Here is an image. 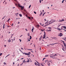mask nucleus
<instances>
[{"label": "nucleus", "instance_id": "1", "mask_svg": "<svg viewBox=\"0 0 66 66\" xmlns=\"http://www.w3.org/2000/svg\"><path fill=\"white\" fill-rule=\"evenodd\" d=\"M15 4L16 6H17V5H18L19 7H21V10H23V9H24V7H23V6H20V4H19V3H18V2L17 3V4L15 3Z\"/></svg>", "mask_w": 66, "mask_h": 66}, {"label": "nucleus", "instance_id": "2", "mask_svg": "<svg viewBox=\"0 0 66 66\" xmlns=\"http://www.w3.org/2000/svg\"><path fill=\"white\" fill-rule=\"evenodd\" d=\"M55 20H51V21H50L49 22H48V23H48V24L49 25H50V24H52V23H53V22H55Z\"/></svg>", "mask_w": 66, "mask_h": 66}, {"label": "nucleus", "instance_id": "3", "mask_svg": "<svg viewBox=\"0 0 66 66\" xmlns=\"http://www.w3.org/2000/svg\"><path fill=\"white\" fill-rule=\"evenodd\" d=\"M59 36H63V34L62 33H60L59 34Z\"/></svg>", "mask_w": 66, "mask_h": 66}, {"label": "nucleus", "instance_id": "4", "mask_svg": "<svg viewBox=\"0 0 66 66\" xmlns=\"http://www.w3.org/2000/svg\"><path fill=\"white\" fill-rule=\"evenodd\" d=\"M19 51H21V52L22 53H23V54H25V55H27L26 53H23L22 52V51H21V50H20V49H19Z\"/></svg>", "mask_w": 66, "mask_h": 66}, {"label": "nucleus", "instance_id": "5", "mask_svg": "<svg viewBox=\"0 0 66 66\" xmlns=\"http://www.w3.org/2000/svg\"><path fill=\"white\" fill-rule=\"evenodd\" d=\"M46 38V35L44 34L43 36V39H44Z\"/></svg>", "mask_w": 66, "mask_h": 66}, {"label": "nucleus", "instance_id": "6", "mask_svg": "<svg viewBox=\"0 0 66 66\" xmlns=\"http://www.w3.org/2000/svg\"><path fill=\"white\" fill-rule=\"evenodd\" d=\"M52 38L54 39H57V38L56 37H54V38Z\"/></svg>", "mask_w": 66, "mask_h": 66}, {"label": "nucleus", "instance_id": "7", "mask_svg": "<svg viewBox=\"0 0 66 66\" xmlns=\"http://www.w3.org/2000/svg\"><path fill=\"white\" fill-rule=\"evenodd\" d=\"M60 21H59L60 22H62V21H64V19H62V20H59Z\"/></svg>", "mask_w": 66, "mask_h": 66}, {"label": "nucleus", "instance_id": "8", "mask_svg": "<svg viewBox=\"0 0 66 66\" xmlns=\"http://www.w3.org/2000/svg\"><path fill=\"white\" fill-rule=\"evenodd\" d=\"M57 56V54H55V55H53L54 57H55V56Z\"/></svg>", "mask_w": 66, "mask_h": 66}, {"label": "nucleus", "instance_id": "9", "mask_svg": "<svg viewBox=\"0 0 66 66\" xmlns=\"http://www.w3.org/2000/svg\"><path fill=\"white\" fill-rule=\"evenodd\" d=\"M8 40V43H10L11 42V40H10V39H9V40Z\"/></svg>", "mask_w": 66, "mask_h": 66}, {"label": "nucleus", "instance_id": "10", "mask_svg": "<svg viewBox=\"0 0 66 66\" xmlns=\"http://www.w3.org/2000/svg\"><path fill=\"white\" fill-rule=\"evenodd\" d=\"M62 28H65V29L66 28V27L64 26L62 27H61V29H62Z\"/></svg>", "mask_w": 66, "mask_h": 66}, {"label": "nucleus", "instance_id": "11", "mask_svg": "<svg viewBox=\"0 0 66 66\" xmlns=\"http://www.w3.org/2000/svg\"><path fill=\"white\" fill-rule=\"evenodd\" d=\"M26 62H28V63H29V62H30V60H29V59H28Z\"/></svg>", "mask_w": 66, "mask_h": 66}, {"label": "nucleus", "instance_id": "12", "mask_svg": "<svg viewBox=\"0 0 66 66\" xmlns=\"http://www.w3.org/2000/svg\"><path fill=\"white\" fill-rule=\"evenodd\" d=\"M23 62L24 63V62H25L26 63H27V61H25V59L23 61Z\"/></svg>", "mask_w": 66, "mask_h": 66}, {"label": "nucleus", "instance_id": "13", "mask_svg": "<svg viewBox=\"0 0 66 66\" xmlns=\"http://www.w3.org/2000/svg\"><path fill=\"white\" fill-rule=\"evenodd\" d=\"M57 29L58 30H62V28H61V29H60V28H57Z\"/></svg>", "mask_w": 66, "mask_h": 66}, {"label": "nucleus", "instance_id": "14", "mask_svg": "<svg viewBox=\"0 0 66 66\" xmlns=\"http://www.w3.org/2000/svg\"><path fill=\"white\" fill-rule=\"evenodd\" d=\"M47 63L48 64V66H49L50 65V63L49 62H47Z\"/></svg>", "mask_w": 66, "mask_h": 66}, {"label": "nucleus", "instance_id": "15", "mask_svg": "<svg viewBox=\"0 0 66 66\" xmlns=\"http://www.w3.org/2000/svg\"><path fill=\"white\" fill-rule=\"evenodd\" d=\"M19 16L20 17H22V15H21V14H19Z\"/></svg>", "mask_w": 66, "mask_h": 66}, {"label": "nucleus", "instance_id": "16", "mask_svg": "<svg viewBox=\"0 0 66 66\" xmlns=\"http://www.w3.org/2000/svg\"><path fill=\"white\" fill-rule=\"evenodd\" d=\"M27 36H30V34L29 33L28 34Z\"/></svg>", "mask_w": 66, "mask_h": 66}, {"label": "nucleus", "instance_id": "17", "mask_svg": "<svg viewBox=\"0 0 66 66\" xmlns=\"http://www.w3.org/2000/svg\"><path fill=\"white\" fill-rule=\"evenodd\" d=\"M34 28H32V32H33V30H34Z\"/></svg>", "mask_w": 66, "mask_h": 66}, {"label": "nucleus", "instance_id": "18", "mask_svg": "<svg viewBox=\"0 0 66 66\" xmlns=\"http://www.w3.org/2000/svg\"><path fill=\"white\" fill-rule=\"evenodd\" d=\"M5 16H4V17H3V18H2V20L3 19H4V18H5Z\"/></svg>", "mask_w": 66, "mask_h": 66}, {"label": "nucleus", "instance_id": "19", "mask_svg": "<svg viewBox=\"0 0 66 66\" xmlns=\"http://www.w3.org/2000/svg\"><path fill=\"white\" fill-rule=\"evenodd\" d=\"M61 41L63 42V43L64 44H65V42H64V41L62 40Z\"/></svg>", "mask_w": 66, "mask_h": 66}, {"label": "nucleus", "instance_id": "20", "mask_svg": "<svg viewBox=\"0 0 66 66\" xmlns=\"http://www.w3.org/2000/svg\"><path fill=\"white\" fill-rule=\"evenodd\" d=\"M46 62H47V63H48V60H46L45 61V63H46Z\"/></svg>", "mask_w": 66, "mask_h": 66}, {"label": "nucleus", "instance_id": "21", "mask_svg": "<svg viewBox=\"0 0 66 66\" xmlns=\"http://www.w3.org/2000/svg\"><path fill=\"white\" fill-rule=\"evenodd\" d=\"M27 55H30L28 53H27Z\"/></svg>", "mask_w": 66, "mask_h": 66}, {"label": "nucleus", "instance_id": "22", "mask_svg": "<svg viewBox=\"0 0 66 66\" xmlns=\"http://www.w3.org/2000/svg\"><path fill=\"white\" fill-rule=\"evenodd\" d=\"M10 20H11V19H10V18L8 20H7V21H10Z\"/></svg>", "mask_w": 66, "mask_h": 66}, {"label": "nucleus", "instance_id": "23", "mask_svg": "<svg viewBox=\"0 0 66 66\" xmlns=\"http://www.w3.org/2000/svg\"><path fill=\"white\" fill-rule=\"evenodd\" d=\"M48 25H49V24H47L46 25H45L44 26V27H46V26H48Z\"/></svg>", "mask_w": 66, "mask_h": 66}, {"label": "nucleus", "instance_id": "24", "mask_svg": "<svg viewBox=\"0 0 66 66\" xmlns=\"http://www.w3.org/2000/svg\"><path fill=\"white\" fill-rule=\"evenodd\" d=\"M9 55H10V54H8V55L6 56L5 57V58H6L7 56H8Z\"/></svg>", "mask_w": 66, "mask_h": 66}, {"label": "nucleus", "instance_id": "25", "mask_svg": "<svg viewBox=\"0 0 66 66\" xmlns=\"http://www.w3.org/2000/svg\"><path fill=\"white\" fill-rule=\"evenodd\" d=\"M31 38H32V37H31V36H30V39H31Z\"/></svg>", "mask_w": 66, "mask_h": 66}, {"label": "nucleus", "instance_id": "26", "mask_svg": "<svg viewBox=\"0 0 66 66\" xmlns=\"http://www.w3.org/2000/svg\"><path fill=\"white\" fill-rule=\"evenodd\" d=\"M2 53H1L0 54V56H1V55H2Z\"/></svg>", "mask_w": 66, "mask_h": 66}, {"label": "nucleus", "instance_id": "27", "mask_svg": "<svg viewBox=\"0 0 66 66\" xmlns=\"http://www.w3.org/2000/svg\"><path fill=\"white\" fill-rule=\"evenodd\" d=\"M3 29H4V26H3Z\"/></svg>", "mask_w": 66, "mask_h": 66}, {"label": "nucleus", "instance_id": "28", "mask_svg": "<svg viewBox=\"0 0 66 66\" xmlns=\"http://www.w3.org/2000/svg\"><path fill=\"white\" fill-rule=\"evenodd\" d=\"M28 18L29 19H31V17H28Z\"/></svg>", "mask_w": 66, "mask_h": 66}, {"label": "nucleus", "instance_id": "29", "mask_svg": "<svg viewBox=\"0 0 66 66\" xmlns=\"http://www.w3.org/2000/svg\"><path fill=\"white\" fill-rule=\"evenodd\" d=\"M31 6V5H30L29 7V9H30V7Z\"/></svg>", "mask_w": 66, "mask_h": 66}, {"label": "nucleus", "instance_id": "30", "mask_svg": "<svg viewBox=\"0 0 66 66\" xmlns=\"http://www.w3.org/2000/svg\"><path fill=\"white\" fill-rule=\"evenodd\" d=\"M19 40L20 41V42H21V39H19Z\"/></svg>", "mask_w": 66, "mask_h": 66}, {"label": "nucleus", "instance_id": "31", "mask_svg": "<svg viewBox=\"0 0 66 66\" xmlns=\"http://www.w3.org/2000/svg\"><path fill=\"white\" fill-rule=\"evenodd\" d=\"M64 1H65V0H63L62 1V3H63L64 2Z\"/></svg>", "mask_w": 66, "mask_h": 66}, {"label": "nucleus", "instance_id": "32", "mask_svg": "<svg viewBox=\"0 0 66 66\" xmlns=\"http://www.w3.org/2000/svg\"><path fill=\"white\" fill-rule=\"evenodd\" d=\"M48 56V55H45V57H47Z\"/></svg>", "mask_w": 66, "mask_h": 66}, {"label": "nucleus", "instance_id": "33", "mask_svg": "<svg viewBox=\"0 0 66 66\" xmlns=\"http://www.w3.org/2000/svg\"><path fill=\"white\" fill-rule=\"evenodd\" d=\"M64 47H65L66 46V44H65V43H64Z\"/></svg>", "mask_w": 66, "mask_h": 66}, {"label": "nucleus", "instance_id": "34", "mask_svg": "<svg viewBox=\"0 0 66 66\" xmlns=\"http://www.w3.org/2000/svg\"><path fill=\"white\" fill-rule=\"evenodd\" d=\"M42 37H43V36H41L40 37V38H41V39H42Z\"/></svg>", "mask_w": 66, "mask_h": 66}, {"label": "nucleus", "instance_id": "35", "mask_svg": "<svg viewBox=\"0 0 66 66\" xmlns=\"http://www.w3.org/2000/svg\"><path fill=\"white\" fill-rule=\"evenodd\" d=\"M41 65L42 66H44V65L43 64H41Z\"/></svg>", "mask_w": 66, "mask_h": 66}, {"label": "nucleus", "instance_id": "36", "mask_svg": "<svg viewBox=\"0 0 66 66\" xmlns=\"http://www.w3.org/2000/svg\"><path fill=\"white\" fill-rule=\"evenodd\" d=\"M48 29H51V27H48Z\"/></svg>", "mask_w": 66, "mask_h": 66}, {"label": "nucleus", "instance_id": "37", "mask_svg": "<svg viewBox=\"0 0 66 66\" xmlns=\"http://www.w3.org/2000/svg\"><path fill=\"white\" fill-rule=\"evenodd\" d=\"M34 13H35V14H36V12L35 11H34Z\"/></svg>", "mask_w": 66, "mask_h": 66}, {"label": "nucleus", "instance_id": "38", "mask_svg": "<svg viewBox=\"0 0 66 66\" xmlns=\"http://www.w3.org/2000/svg\"><path fill=\"white\" fill-rule=\"evenodd\" d=\"M41 31H44V30H43V29H41Z\"/></svg>", "mask_w": 66, "mask_h": 66}, {"label": "nucleus", "instance_id": "39", "mask_svg": "<svg viewBox=\"0 0 66 66\" xmlns=\"http://www.w3.org/2000/svg\"><path fill=\"white\" fill-rule=\"evenodd\" d=\"M36 64H37V63H36V62H35V65H36Z\"/></svg>", "mask_w": 66, "mask_h": 66}, {"label": "nucleus", "instance_id": "40", "mask_svg": "<svg viewBox=\"0 0 66 66\" xmlns=\"http://www.w3.org/2000/svg\"><path fill=\"white\" fill-rule=\"evenodd\" d=\"M50 57H52V58L53 57V56H51V55H50Z\"/></svg>", "mask_w": 66, "mask_h": 66}, {"label": "nucleus", "instance_id": "41", "mask_svg": "<svg viewBox=\"0 0 66 66\" xmlns=\"http://www.w3.org/2000/svg\"><path fill=\"white\" fill-rule=\"evenodd\" d=\"M48 21L47 22H46V23H45V24H46V23H48Z\"/></svg>", "mask_w": 66, "mask_h": 66}, {"label": "nucleus", "instance_id": "42", "mask_svg": "<svg viewBox=\"0 0 66 66\" xmlns=\"http://www.w3.org/2000/svg\"><path fill=\"white\" fill-rule=\"evenodd\" d=\"M53 59H55V58H56V57H53H53H52Z\"/></svg>", "mask_w": 66, "mask_h": 66}, {"label": "nucleus", "instance_id": "43", "mask_svg": "<svg viewBox=\"0 0 66 66\" xmlns=\"http://www.w3.org/2000/svg\"><path fill=\"white\" fill-rule=\"evenodd\" d=\"M51 45H53V46L54 45V44L52 43V44H51Z\"/></svg>", "mask_w": 66, "mask_h": 66}, {"label": "nucleus", "instance_id": "44", "mask_svg": "<svg viewBox=\"0 0 66 66\" xmlns=\"http://www.w3.org/2000/svg\"><path fill=\"white\" fill-rule=\"evenodd\" d=\"M48 31H50V32H51V30H47Z\"/></svg>", "mask_w": 66, "mask_h": 66}, {"label": "nucleus", "instance_id": "45", "mask_svg": "<svg viewBox=\"0 0 66 66\" xmlns=\"http://www.w3.org/2000/svg\"><path fill=\"white\" fill-rule=\"evenodd\" d=\"M45 59H46V58H44L43 59V61H44V60Z\"/></svg>", "mask_w": 66, "mask_h": 66}, {"label": "nucleus", "instance_id": "46", "mask_svg": "<svg viewBox=\"0 0 66 66\" xmlns=\"http://www.w3.org/2000/svg\"><path fill=\"white\" fill-rule=\"evenodd\" d=\"M44 20H45V21H47V20L46 19H44Z\"/></svg>", "mask_w": 66, "mask_h": 66}, {"label": "nucleus", "instance_id": "47", "mask_svg": "<svg viewBox=\"0 0 66 66\" xmlns=\"http://www.w3.org/2000/svg\"><path fill=\"white\" fill-rule=\"evenodd\" d=\"M48 62H51V60H50Z\"/></svg>", "mask_w": 66, "mask_h": 66}, {"label": "nucleus", "instance_id": "48", "mask_svg": "<svg viewBox=\"0 0 66 66\" xmlns=\"http://www.w3.org/2000/svg\"><path fill=\"white\" fill-rule=\"evenodd\" d=\"M39 1H40V3H41V2H42L41 0H40Z\"/></svg>", "mask_w": 66, "mask_h": 66}, {"label": "nucleus", "instance_id": "49", "mask_svg": "<svg viewBox=\"0 0 66 66\" xmlns=\"http://www.w3.org/2000/svg\"><path fill=\"white\" fill-rule=\"evenodd\" d=\"M28 50H32L30 49H28Z\"/></svg>", "mask_w": 66, "mask_h": 66}, {"label": "nucleus", "instance_id": "50", "mask_svg": "<svg viewBox=\"0 0 66 66\" xmlns=\"http://www.w3.org/2000/svg\"><path fill=\"white\" fill-rule=\"evenodd\" d=\"M26 13H27V14H28V12H27V11H26Z\"/></svg>", "mask_w": 66, "mask_h": 66}, {"label": "nucleus", "instance_id": "51", "mask_svg": "<svg viewBox=\"0 0 66 66\" xmlns=\"http://www.w3.org/2000/svg\"><path fill=\"white\" fill-rule=\"evenodd\" d=\"M62 39H64V40H65V39L63 38H62Z\"/></svg>", "mask_w": 66, "mask_h": 66}, {"label": "nucleus", "instance_id": "52", "mask_svg": "<svg viewBox=\"0 0 66 66\" xmlns=\"http://www.w3.org/2000/svg\"><path fill=\"white\" fill-rule=\"evenodd\" d=\"M28 54H31V53L30 52H28Z\"/></svg>", "mask_w": 66, "mask_h": 66}, {"label": "nucleus", "instance_id": "53", "mask_svg": "<svg viewBox=\"0 0 66 66\" xmlns=\"http://www.w3.org/2000/svg\"><path fill=\"white\" fill-rule=\"evenodd\" d=\"M44 15H45V14L44 13H43L42 15V16H44Z\"/></svg>", "mask_w": 66, "mask_h": 66}, {"label": "nucleus", "instance_id": "54", "mask_svg": "<svg viewBox=\"0 0 66 66\" xmlns=\"http://www.w3.org/2000/svg\"><path fill=\"white\" fill-rule=\"evenodd\" d=\"M18 13H17L16 14V15L17 16V15H18Z\"/></svg>", "mask_w": 66, "mask_h": 66}, {"label": "nucleus", "instance_id": "55", "mask_svg": "<svg viewBox=\"0 0 66 66\" xmlns=\"http://www.w3.org/2000/svg\"><path fill=\"white\" fill-rule=\"evenodd\" d=\"M44 34H45V35H46V33H45V31H44Z\"/></svg>", "mask_w": 66, "mask_h": 66}, {"label": "nucleus", "instance_id": "56", "mask_svg": "<svg viewBox=\"0 0 66 66\" xmlns=\"http://www.w3.org/2000/svg\"><path fill=\"white\" fill-rule=\"evenodd\" d=\"M23 64V63H22V64L20 65V66H21V65H22V64Z\"/></svg>", "mask_w": 66, "mask_h": 66}, {"label": "nucleus", "instance_id": "57", "mask_svg": "<svg viewBox=\"0 0 66 66\" xmlns=\"http://www.w3.org/2000/svg\"><path fill=\"white\" fill-rule=\"evenodd\" d=\"M37 27L38 28V27H39V25H37Z\"/></svg>", "mask_w": 66, "mask_h": 66}, {"label": "nucleus", "instance_id": "58", "mask_svg": "<svg viewBox=\"0 0 66 66\" xmlns=\"http://www.w3.org/2000/svg\"><path fill=\"white\" fill-rule=\"evenodd\" d=\"M42 11H43V13H44V10H42Z\"/></svg>", "mask_w": 66, "mask_h": 66}, {"label": "nucleus", "instance_id": "59", "mask_svg": "<svg viewBox=\"0 0 66 66\" xmlns=\"http://www.w3.org/2000/svg\"><path fill=\"white\" fill-rule=\"evenodd\" d=\"M57 44V43H54V44Z\"/></svg>", "mask_w": 66, "mask_h": 66}, {"label": "nucleus", "instance_id": "60", "mask_svg": "<svg viewBox=\"0 0 66 66\" xmlns=\"http://www.w3.org/2000/svg\"><path fill=\"white\" fill-rule=\"evenodd\" d=\"M21 49L22 50H23V48L21 47Z\"/></svg>", "mask_w": 66, "mask_h": 66}, {"label": "nucleus", "instance_id": "61", "mask_svg": "<svg viewBox=\"0 0 66 66\" xmlns=\"http://www.w3.org/2000/svg\"><path fill=\"white\" fill-rule=\"evenodd\" d=\"M26 17H28V15H27V14H26Z\"/></svg>", "mask_w": 66, "mask_h": 66}, {"label": "nucleus", "instance_id": "62", "mask_svg": "<svg viewBox=\"0 0 66 66\" xmlns=\"http://www.w3.org/2000/svg\"><path fill=\"white\" fill-rule=\"evenodd\" d=\"M15 40V37H14V40Z\"/></svg>", "mask_w": 66, "mask_h": 66}, {"label": "nucleus", "instance_id": "63", "mask_svg": "<svg viewBox=\"0 0 66 66\" xmlns=\"http://www.w3.org/2000/svg\"><path fill=\"white\" fill-rule=\"evenodd\" d=\"M4 64H6V63H5V62L4 63Z\"/></svg>", "mask_w": 66, "mask_h": 66}, {"label": "nucleus", "instance_id": "64", "mask_svg": "<svg viewBox=\"0 0 66 66\" xmlns=\"http://www.w3.org/2000/svg\"><path fill=\"white\" fill-rule=\"evenodd\" d=\"M39 39V40H41V38H40Z\"/></svg>", "mask_w": 66, "mask_h": 66}]
</instances>
